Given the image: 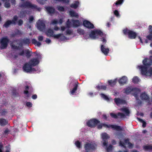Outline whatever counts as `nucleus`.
<instances>
[{
  "label": "nucleus",
  "mask_w": 152,
  "mask_h": 152,
  "mask_svg": "<svg viewBox=\"0 0 152 152\" xmlns=\"http://www.w3.org/2000/svg\"><path fill=\"white\" fill-rule=\"evenodd\" d=\"M144 66H137V68L141 71V74L146 77L152 78V68L148 66L151 65L152 63V56L149 59H145L142 61Z\"/></svg>",
  "instance_id": "nucleus-1"
},
{
  "label": "nucleus",
  "mask_w": 152,
  "mask_h": 152,
  "mask_svg": "<svg viewBox=\"0 0 152 152\" xmlns=\"http://www.w3.org/2000/svg\"><path fill=\"white\" fill-rule=\"evenodd\" d=\"M119 110L121 112L118 113L117 115L111 113L110 114L111 116L114 118H124L126 116H129L130 111L128 107H124L121 108Z\"/></svg>",
  "instance_id": "nucleus-2"
},
{
  "label": "nucleus",
  "mask_w": 152,
  "mask_h": 152,
  "mask_svg": "<svg viewBox=\"0 0 152 152\" xmlns=\"http://www.w3.org/2000/svg\"><path fill=\"white\" fill-rule=\"evenodd\" d=\"M89 37L93 39L100 38L103 42L105 43L106 42V35L99 30H94L92 31L89 34Z\"/></svg>",
  "instance_id": "nucleus-3"
},
{
  "label": "nucleus",
  "mask_w": 152,
  "mask_h": 152,
  "mask_svg": "<svg viewBox=\"0 0 152 152\" xmlns=\"http://www.w3.org/2000/svg\"><path fill=\"white\" fill-rule=\"evenodd\" d=\"M20 7L24 9L23 10L25 11H29L30 10H37L38 11H40L41 8L37 7L36 6L32 4L29 2H26L23 3L21 5Z\"/></svg>",
  "instance_id": "nucleus-4"
},
{
  "label": "nucleus",
  "mask_w": 152,
  "mask_h": 152,
  "mask_svg": "<svg viewBox=\"0 0 152 152\" xmlns=\"http://www.w3.org/2000/svg\"><path fill=\"white\" fill-rule=\"evenodd\" d=\"M46 34L48 37H53L55 38L59 39L60 40H64L66 39L63 34H54L53 30L51 29H48L46 32Z\"/></svg>",
  "instance_id": "nucleus-5"
},
{
  "label": "nucleus",
  "mask_w": 152,
  "mask_h": 152,
  "mask_svg": "<svg viewBox=\"0 0 152 152\" xmlns=\"http://www.w3.org/2000/svg\"><path fill=\"white\" fill-rule=\"evenodd\" d=\"M101 137L103 141V146L105 147L106 150L108 152H110L112 151L113 149L112 145H110L108 147H107V144L108 143L106 140L107 139L110 137L109 135L106 133H103L101 134Z\"/></svg>",
  "instance_id": "nucleus-6"
},
{
  "label": "nucleus",
  "mask_w": 152,
  "mask_h": 152,
  "mask_svg": "<svg viewBox=\"0 0 152 152\" xmlns=\"http://www.w3.org/2000/svg\"><path fill=\"white\" fill-rule=\"evenodd\" d=\"M96 125L97 126V128L98 129H101L102 126H103L107 128H111L113 130H116L117 131H120L122 130V128L120 126L115 125H107L101 124L99 121L96 124Z\"/></svg>",
  "instance_id": "nucleus-7"
},
{
  "label": "nucleus",
  "mask_w": 152,
  "mask_h": 152,
  "mask_svg": "<svg viewBox=\"0 0 152 152\" xmlns=\"http://www.w3.org/2000/svg\"><path fill=\"white\" fill-rule=\"evenodd\" d=\"M67 28V27L66 26H62L60 27V29L59 27L56 26L54 27L53 29L54 30L56 31H58L59 30H60V31L61 32H64H64V34L66 36L72 35L73 33L72 31L69 29H66Z\"/></svg>",
  "instance_id": "nucleus-8"
},
{
  "label": "nucleus",
  "mask_w": 152,
  "mask_h": 152,
  "mask_svg": "<svg viewBox=\"0 0 152 152\" xmlns=\"http://www.w3.org/2000/svg\"><path fill=\"white\" fill-rule=\"evenodd\" d=\"M140 92V90L137 88H133L131 87H128L124 89V93L127 94L132 93L136 99H137V94Z\"/></svg>",
  "instance_id": "nucleus-9"
},
{
  "label": "nucleus",
  "mask_w": 152,
  "mask_h": 152,
  "mask_svg": "<svg viewBox=\"0 0 152 152\" xmlns=\"http://www.w3.org/2000/svg\"><path fill=\"white\" fill-rule=\"evenodd\" d=\"M96 145L94 142L90 141L86 142L84 145L86 152H90L95 149Z\"/></svg>",
  "instance_id": "nucleus-10"
},
{
  "label": "nucleus",
  "mask_w": 152,
  "mask_h": 152,
  "mask_svg": "<svg viewBox=\"0 0 152 152\" xmlns=\"http://www.w3.org/2000/svg\"><path fill=\"white\" fill-rule=\"evenodd\" d=\"M80 23V22L78 20H72L71 22L68 19L66 23V25L68 28L71 27H76L79 26Z\"/></svg>",
  "instance_id": "nucleus-11"
},
{
  "label": "nucleus",
  "mask_w": 152,
  "mask_h": 152,
  "mask_svg": "<svg viewBox=\"0 0 152 152\" xmlns=\"http://www.w3.org/2000/svg\"><path fill=\"white\" fill-rule=\"evenodd\" d=\"M123 31L124 34L128 35L129 38L131 39H134L136 36V34L135 32L127 28L124 29Z\"/></svg>",
  "instance_id": "nucleus-12"
},
{
  "label": "nucleus",
  "mask_w": 152,
  "mask_h": 152,
  "mask_svg": "<svg viewBox=\"0 0 152 152\" xmlns=\"http://www.w3.org/2000/svg\"><path fill=\"white\" fill-rule=\"evenodd\" d=\"M36 55L37 56V58L31 59L28 62L32 66H34L37 65L39 62V59L41 58L40 54L38 53H36Z\"/></svg>",
  "instance_id": "nucleus-13"
},
{
  "label": "nucleus",
  "mask_w": 152,
  "mask_h": 152,
  "mask_svg": "<svg viewBox=\"0 0 152 152\" xmlns=\"http://www.w3.org/2000/svg\"><path fill=\"white\" fill-rule=\"evenodd\" d=\"M32 66L28 63L24 65L23 69L24 71L27 72H31L36 71L34 68H32Z\"/></svg>",
  "instance_id": "nucleus-14"
},
{
  "label": "nucleus",
  "mask_w": 152,
  "mask_h": 152,
  "mask_svg": "<svg viewBox=\"0 0 152 152\" xmlns=\"http://www.w3.org/2000/svg\"><path fill=\"white\" fill-rule=\"evenodd\" d=\"M9 41V40L7 37H4L2 38L0 41L1 44V48L4 49L6 48L7 46Z\"/></svg>",
  "instance_id": "nucleus-15"
},
{
  "label": "nucleus",
  "mask_w": 152,
  "mask_h": 152,
  "mask_svg": "<svg viewBox=\"0 0 152 152\" xmlns=\"http://www.w3.org/2000/svg\"><path fill=\"white\" fill-rule=\"evenodd\" d=\"M119 144L120 146L123 147H127L129 148H131L133 147V145L129 142V140L128 139H126L125 140L124 143H123L121 141H120Z\"/></svg>",
  "instance_id": "nucleus-16"
},
{
  "label": "nucleus",
  "mask_w": 152,
  "mask_h": 152,
  "mask_svg": "<svg viewBox=\"0 0 152 152\" xmlns=\"http://www.w3.org/2000/svg\"><path fill=\"white\" fill-rule=\"evenodd\" d=\"M37 27L39 30L42 31L45 28L44 21L43 20H39L37 23Z\"/></svg>",
  "instance_id": "nucleus-17"
},
{
  "label": "nucleus",
  "mask_w": 152,
  "mask_h": 152,
  "mask_svg": "<svg viewBox=\"0 0 152 152\" xmlns=\"http://www.w3.org/2000/svg\"><path fill=\"white\" fill-rule=\"evenodd\" d=\"M18 17L17 16H14L13 19L12 21L9 20L7 21L4 25V26L6 28L8 27L11 24H15L16 23Z\"/></svg>",
  "instance_id": "nucleus-18"
},
{
  "label": "nucleus",
  "mask_w": 152,
  "mask_h": 152,
  "mask_svg": "<svg viewBox=\"0 0 152 152\" xmlns=\"http://www.w3.org/2000/svg\"><path fill=\"white\" fill-rule=\"evenodd\" d=\"M64 18H60L59 20H58L57 19H54L51 21V24L53 25L58 24L60 25L61 24L64 22Z\"/></svg>",
  "instance_id": "nucleus-19"
},
{
  "label": "nucleus",
  "mask_w": 152,
  "mask_h": 152,
  "mask_svg": "<svg viewBox=\"0 0 152 152\" xmlns=\"http://www.w3.org/2000/svg\"><path fill=\"white\" fill-rule=\"evenodd\" d=\"M98 121L95 119H91L88 121L87 123V125L90 127H92L96 125Z\"/></svg>",
  "instance_id": "nucleus-20"
},
{
  "label": "nucleus",
  "mask_w": 152,
  "mask_h": 152,
  "mask_svg": "<svg viewBox=\"0 0 152 152\" xmlns=\"http://www.w3.org/2000/svg\"><path fill=\"white\" fill-rule=\"evenodd\" d=\"M30 41L29 39H26V40L23 41L22 43H20L19 44H18L16 46L14 45L12 43L11 44V45L12 48L13 49H18L19 47V46H21L23 44H28L29 43Z\"/></svg>",
  "instance_id": "nucleus-21"
},
{
  "label": "nucleus",
  "mask_w": 152,
  "mask_h": 152,
  "mask_svg": "<svg viewBox=\"0 0 152 152\" xmlns=\"http://www.w3.org/2000/svg\"><path fill=\"white\" fill-rule=\"evenodd\" d=\"M83 25L84 27L88 28H93L94 27L93 24L87 20H85L83 21Z\"/></svg>",
  "instance_id": "nucleus-22"
},
{
  "label": "nucleus",
  "mask_w": 152,
  "mask_h": 152,
  "mask_svg": "<svg viewBox=\"0 0 152 152\" xmlns=\"http://www.w3.org/2000/svg\"><path fill=\"white\" fill-rule=\"evenodd\" d=\"M115 102L117 105H119L121 104H125L126 102L125 100L119 98H115L114 99Z\"/></svg>",
  "instance_id": "nucleus-23"
},
{
  "label": "nucleus",
  "mask_w": 152,
  "mask_h": 152,
  "mask_svg": "<svg viewBox=\"0 0 152 152\" xmlns=\"http://www.w3.org/2000/svg\"><path fill=\"white\" fill-rule=\"evenodd\" d=\"M127 78L125 76H123L118 80L119 83L121 85H124L127 82Z\"/></svg>",
  "instance_id": "nucleus-24"
},
{
  "label": "nucleus",
  "mask_w": 152,
  "mask_h": 152,
  "mask_svg": "<svg viewBox=\"0 0 152 152\" xmlns=\"http://www.w3.org/2000/svg\"><path fill=\"white\" fill-rule=\"evenodd\" d=\"M45 8L48 13L51 15L53 14L55 12V9L52 7H47Z\"/></svg>",
  "instance_id": "nucleus-25"
},
{
  "label": "nucleus",
  "mask_w": 152,
  "mask_h": 152,
  "mask_svg": "<svg viewBox=\"0 0 152 152\" xmlns=\"http://www.w3.org/2000/svg\"><path fill=\"white\" fill-rule=\"evenodd\" d=\"M101 49L102 52L105 55H107L109 51V49L106 48L103 45H101Z\"/></svg>",
  "instance_id": "nucleus-26"
},
{
  "label": "nucleus",
  "mask_w": 152,
  "mask_h": 152,
  "mask_svg": "<svg viewBox=\"0 0 152 152\" xmlns=\"http://www.w3.org/2000/svg\"><path fill=\"white\" fill-rule=\"evenodd\" d=\"M140 97L142 99L148 100L149 99V96L145 93H142L140 96Z\"/></svg>",
  "instance_id": "nucleus-27"
},
{
  "label": "nucleus",
  "mask_w": 152,
  "mask_h": 152,
  "mask_svg": "<svg viewBox=\"0 0 152 152\" xmlns=\"http://www.w3.org/2000/svg\"><path fill=\"white\" fill-rule=\"evenodd\" d=\"M150 34L147 36V38L150 40H152V26H149Z\"/></svg>",
  "instance_id": "nucleus-28"
},
{
  "label": "nucleus",
  "mask_w": 152,
  "mask_h": 152,
  "mask_svg": "<svg viewBox=\"0 0 152 152\" xmlns=\"http://www.w3.org/2000/svg\"><path fill=\"white\" fill-rule=\"evenodd\" d=\"M8 121L6 119L3 118L0 119V125L1 126H4L6 125Z\"/></svg>",
  "instance_id": "nucleus-29"
},
{
  "label": "nucleus",
  "mask_w": 152,
  "mask_h": 152,
  "mask_svg": "<svg viewBox=\"0 0 152 152\" xmlns=\"http://www.w3.org/2000/svg\"><path fill=\"white\" fill-rule=\"evenodd\" d=\"M29 88L28 86H27L26 87L25 90L24 91V93L26 97H28L30 96V94L28 92V90Z\"/></svg>",
  "instance_id": "nucleus-30"
},
{
  "label": "nucleus",
  "mask_w": 152,
  "mask_h": 152,
  "mask_svg": "<svg viewBox=\"0 0 152 152\" xmlns=\"http://www.w3.org/2000/svg\"><path fill=\"white\" fill-rule=\"evenodd\" d=\"M69 15L72 17H74L77 18L79 17L78 14L73 10L69 11Z\"/></svg>",
  "instance_id": "nucleus-31"
},
{
  "label": "nucleus",
  "mask_w": 152,
  "mask_h": 152,
  "mask_svg": "<svg viewBox=\"0 0 152 152\" xmlns=\"http://www.w3.org/2000/svg\"><path fill=\"white\" fill-rule=\"evenodd\" d=\"M79 4V3L78 1H75L71 5V7L72 8L76 9L78 7Z\"/></svg>",
  "instance_id": "nucleus-32"
},
{
  "label": "nucleus",
  "mask_w": 152,
  "mask_h": 152,
  "mask_svg": "<svg viewBox=\"0 0 152 152\" xmlns=\"http://www.w3.org/2000/svg\"><path fill=\"white\" fill-rule=\"evenodd\" d=\"M143 149L146 151H150L152 149V146L150 145H146L143 146Z\"/></svg>",
  "instance_id": "nucleus-33"
},
{
  "label": "nucleus",
  "mask_w": 152,
  "mask_h": 152,
  "mask_svg": "<svg viewBox=\"0 0 152 152\" xmlns=\"http://www.w3.org/2000/svg\"><path fill=\"white\" fill-rule=\"evenodd\" d=\"M117 80V79H116L113 80H109L108 81L109 84L111 86H113L115 84Z\"/></svg>",
  "instance_id": "nucleus-34"
},
{
  "label": "nucleus",
  "mask_w": 152,
  "mask_h": 152,
  "mask_svg": "<svg viewBox=\"0 0 152 152\" xmlns=\"http://www.w3.org/2000/svg\"><path fill=\"white\" fill-rule=\"evenodd\" d=\"M100 95L102 98H103L107 101H110V100H112V99H111L110 98H109L107 96L103 94H101Z\"/></svg>",
  "instance_id": "nucleus-35"
},
{
  "label": "nucleus",
  "mask_w": 152,
  "mask_h": 152,
  "mask_svg": "<svg viewBox=\"0 0 152 152\" xmlns=\"http://www.w3.org/2000/svg\"><path fill=\"white\" fill-rule=\"evenodd\" d=\"M10 148L9 147L7 148L6 151L4 152H10ZM3 149V146L2 144L0 143V152H2V150Z\"/></svg>",
  "instance_id": "nucleus-36"
},
{
  "label": "nucleus",
  "mask_w": 152,
  "mask_h": 152,
  "mask_svg": "<svg viewBox=\"0 0 152 152\" xmlns=\"http://www.w3.org/2000/svg\"><path fill=\"white\" fill-rule=\"evenodd\" d=\"M132 82L134 83H137L139 82L140 79L137 76H135L132 79Z\"/></svg>",
  "instance_id": "nucleus-37"
},
{
  "label": "nucleus",
  "mask_w": 152,
  "mask_h": 152,
  "mask_svg": "<svg viewBox=\"0 0 152 152\" xmlns=\"http://www.w3.org/2000/svg\"><path fill=\"white\" fill-rule=\"evenodd\" d=\"M137 119L142 124V126L143 127H145L146 124L144 121L139 118H137Z\"/></svg>",
  "instance_id": "nucleus-38"
},
{
  "label": "nucleus",
  "mask_w": 152,
  "mask_h": 152,
  "mask_svg": "<svg viewBox=\"0 0 152 152\" xmlns=\"http://www.w3.org/2000/svg\"><path fill=\"white\" fill-rule=\"evenodd\" d=\"M138 39H139L140 41L142 43V44H144V42L145 43H147L148 42V41L147 39L142 40L140 37L139 36L137 37Z\"/></svg>",
  "instance_id": "nucleus-39"
},
{
  "label": "nucleus",
  "mask_w": 152,
  "mask_h": 152,
  "mask_svg": "<svg viewBox=\"0 0 152 152\" xmlns=\"http://www.w3.org/2000/svg\"><path fill=\"white\" fill-rule=\"evenodd\" d=\"M4 2H6L4 4V7L6 8H8L10 7V5L9 3L7 1L9 0H2Z\"/></svg>",
  "instance_id": "nucleus-40"
},
{
  "label": "nucleus",
  "mask_w": 152,
  "mask_h": 152,
  "mask_svg": "<svg viewBox=\"0 0 152 152\" xmlns=\"http://www.w3.org/2000/svg\"><path fill=\"white\" fill-rule=\"evenodd\" d=\"M77 85H76L72 89V90L70 91V94L72 95H74L77 89Z\"/></svg>",
  "instance_id": "nucleus-41"
},
{
  "label": "nucleus",
  "mask_w": 152,
  "mask_h": 152,
  "mask_svg": "<svg viewBox=\"0 0 152 152\" xmlns=\"http://www.w3.org/2000/svg\"><path fill=\"white\" fill-rule=\"evenodd\" d=\"M96 87L98 89H102L103 90H105L106 89V87L104 86L99 85L97 86Z\"/></svg>",
  "instance_id": "nucleus-42"
},
{
  "label": "nucleus",
  "mask_w": 152,
  "mask_h": 152,
  "mask_svg": "<svg viewBox=\"0 0 152 152\" xmlns=\"http://www.w3.org/2000/svg\"><path fill=\"white\" fill-rule=\"evenodd\" d=\"M114 13L116 17L118 18H119L120 17V15L118 11L117 10H115L114 11Z\"/></svg>",
  "instance_id": "nucleus-43"
},
{
  "label": "nucleus",
  "mask_w": 152,
  "mask_h": 152,
  "mask_svg": "<svg viewBox=\"0 0 152 152\" xmlns=\"http://www.w3.org/2000/svg\"><path fill=\"white\" fill-rule=\"evenodd\" d=\"M56 8L59 11H64V8L62 6H57Z\"/></svg>",
  "instance_id": "nucleus-44"
},
{
  "label": "nucleus",
  "mask_w": 152,
  "mask_h": 152,
  "mask_svg": "<svg viewBox=\"0 0 152 152\" xmlns=\"http://www.w3.org/2000/svg\"><path fill=\"white\" fill-rule=\"evenodd\" d=\"M75 144L78 148H80L81 146L80 143L78 141H77L76 142H75Z\"/></svg>",
  "instance_id": "nucleus-45"
},
{
  "label": "nucleus",
  "mask_w": 152,
  "mask_h": 152,
  "mask_svg": "<svg viewBox=\"0 0 152 152\" xmlns=\"http://www.w3.org/2000/svg\"><path fill=\"white\" fill-rule=\"evenodd\" d=\"M47 0H37V1L41 4H45Z\"/></svg>",
  "instance_id": "nucleus-46"
},
{
  "label": "nucleus",
  "mask_w": 152,
  "mask_h": 152,
  "mask_svg": "<svg viewBox=\"0 0 152 152\" xmlns=\"http://www.w3.org/2000/svg\"><path fill=\"white\" fill-rule=\"evenodd\" d=\"M124 1V0H118L115 3V5H118L121 4Z\"/></svg>",
  "instance_id": "nucleus-47"
},
{
  "label": "nucleus",
  "mask_w": 152,
  "mask_h": 152,
  "mask_svg": "<svg viewBox=\"0 0 152 152\" xmlns=\"http://www.w3.org/2000/svg\"><path fill=\"white\" fill-rule=\"evenodd\" d=\"M77 33L80 34H83L84 33V31L82 29L79 28L77 30Z\"/></svg>",
  "instance_id": "nucleus-48"
},
{
  "label": "nucleus",
  "mask_w": 152,
  "mask_h": 152,
  "mask_svg": "<svg viewBox=\"0 0 152 152\" xmlns=\"http://www.w3.org/2000/svg\"><path fill=\"white\" fill-rule=\"evenodd\" d=\"M25 12H23V11L21 12L20 13V18H22L25 15ZM26 13H27V12H26Z\"/></svg>",
  "instance_id": "nucleus-49"
},
{
  "label": "nucleus",
  "mask_w": 152,
  "mask_h": 152,
  "mask_svg": "<svg viewBox=\"0 0 152 152\" xmlns=\"http://www.w3.org/2000/svg\"><path fill=\"white\" fill-rule=\"evenodd\" d=\"M25 53L26 54V56L28 57L31 55L30 52L28 50H25Z\"/></svg>",
  "instance_id": "nucleus-50"
},
{
  "label": "nucleus",
  "mask_w": 152,
  "mask_h": 152,
  "mask_svg": "<svg viewBox=\"0 0 152 152\" xmlns=\"http://www.w3.org/2000/svg\"><path fill=\"white\" fill-rule=\"evenodd\" d=\"M26 105L27 107H32V104L31 102H27L26 103Z\"/></svg>",
  "instance_id": "nucleus-51"
},
{
  "label": "nucleus",
  "mask_w": 152,
  "mask_h": 152,
  "mask_svg": "<svg viewBox=\"0 0 152 152\" xmlns=\"http://www.w3.org/2000/svg\"><path fill=\"white\" fill-rule=\"evenodd\" d=\"M45 42L47 43L48 44H49L51 43V40L50 39H49L48 38H47L45 40Z\"/></svg>",
  "instance_id": "nucleus-52"
},
{
  "label": "nucleus",
  "mask_w": 152,
  "mask_h": 152,
  "mask_svg": "<svg viewBox=\"0 0 152 152\" xmlns=\"http://www.w3.org/2000/svg\"><path fill=\"white\" fill-rule=\"evenodd\" d=\"M33 19H34V18L32 16L30 17L29 18V22L30 23L33 20Z\"/></svg>",
  "instance_id": "nucleus-53"
},
{
  "label": "nucleus",
  "mask_w": 152,
  "mask_h": 152,
  "mask_svg": "<svg viewBox=\"0 0 152 152\" xmlns=\"http://www.w3.org/2000/svg\"><path fill=\"white\" fill-rule=\"evenodd\" d=\"M23 23V21L22 20H20L18 22V25H21V24H22Z\"/></svg>",
  "instance_id": "nucleus-54"
},
{
  "label": "nucleus",
  "mask_w": 152,
  "mask_h": 152,
  "mask_svg": "<svg viewBox=\"0 0 152 152\" xmlns=\"http://www.w3.org/2000/svg\"><path fill=\"white\" fill-rule=\"evenodd\" d=\"M38 39L39 41H42L43 39V37L42 36H39L38 37Z\"/></svg>",
  "instance_id": "nucleus-55"
},
{
  "label": "nucleus",
  "mask_w": 152,
  "mask_h": 152,
  "mask_svg": "<svg viewBox=\"0 0 152 152\" xmlns=\"http://www.w3.org/2000/svg\"><path fill=\"white\" fill-rule=\"evenodd\" d=\"M37 95L36 94H34L32 96V98L33 99H35L37 98Z\"/></svg>",
  "instance_id": "nucleus-56"
},
{
  "label": "nucleus",
  "mask_w": 152,
  "mask_h": 152,
  "mask_svg": "<svg viewBox=\"0 0 152 152\" xmlns=\"http://www.w3.org/2000/svg\"><path fill=\"white\" fill-rule=\"evenodd\" d=\"M37 41L35 39H33L32 40V42L35 45Z\"/></svg>",
  "instance_id": "nucleus-57"
},
{
  "label": "nucleus",
  "mask_w": 152,
  "mask_h": 152,
  "mask_svg": "<svg viewBox=\"0 0 152 152\" xmlns=\"http://www.w3.org/2000/svg\"><path fill=\"white\" fill-rule=\"evenodd\" d=\"M35 45L38 46H39L41 45V43L39 42H37Z\"/></svg>",
  "instance_id": "nucleus-58"
},
{
  "label": "nucleus",
  "mask_w": 152,
  "mask_h": 152,
  "mask_svg": "<svg viewBox=\"0 0 152 152\" xmlns=\"http://www.w3.org/2000/svg\"><path fill=\"white\" fill-rule=\"evenodd\" d=\"M15 0H11V2L12 4H15Z\"/></svg>",
  "instance_id": "nucleus-59"
},
{
  "label": "nucleus",
  "mask_w": 152,
  "mask_h": 152,
  "mask_svg": "<svg viewBox=\"0 0 152 152\" xmlns=\"http://www.w3.org/2000/svg\"><path fill=\"white\" fill-rule=\"evenodd\" d=\"M65 37H66V39H65V40H64L63 41H65V40H66L67 39H70V38H68L67 37H65V36H64Z\"/></svg>",
  "instance_id": "nucleus-60"
},
{
  "label": "nucleus",
  "mask_w": 152,
  "mask_h": 152,
  "mask_svg": "<svg viewBox=\"0 0 152 152\" xmlns=\"http://www.w3.org/2000/svg\"><path fill=\"white\" fill-rule=\"evenodd\" d=\"M112 143L113 144H114L115 143V141L114 140H113L112 142Z\"/></svg>",
  "instance_id": "nucleus-61"
},
{
  "label": "nucleus",
  "mask_w": 152,
  "mask_h": 152,
  "mask_svg": "<svg viewBox=\"0 0 152 152\" xmlns=\"http://www.w3.org/2000/svg\"><path fill=\"white\" fill-rule=\"evenodd\" d=\"M24 52L23 51L20 53V55H23L24 54Z\"/></svg>",
  "instance_id": "nucleus-62"
},
{
  "label": "nucleus",
  "mask_w": 152,
  "mask_h": 152,
  "mask_svg": "<svg viewBox=\"0 0 152 152\" xmlns=\"http://www.w3.org/2000/svg\"><path fill=\"white\" fill-rule=\"evenodd\" d=\"M149 53L151 54H152V50L149 51Z\"/></svg>",
  "instance_id": "nucleus-63"
},
{
  "label": "nucleus",
  "mask_w": 152,
  "mask_h": 152,
  "mask_svg": "<svg viewBox=\"0 0 152 152\" xmlns=\"http://www.w3.org/2000/svg\"><path fill=\"white\" fill-rule=\"evenodd\" d=\"M150 117L152 118V112L150 114Z\"/></svg>",
  "instance_id": "nucleus-64"
}]
</instances>
